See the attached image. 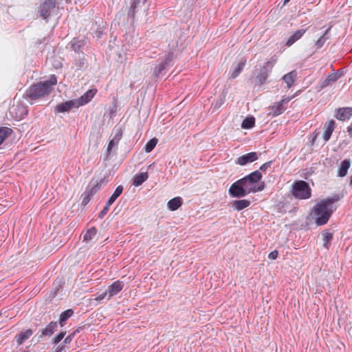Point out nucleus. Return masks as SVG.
<instances>
[{
	"instance_id": "f257e3e1",
	"label": "nucleus",
	"mask_w": 352,
	"mask_h": 352,
	"mask_svg": "<svg viewBox=\"0 0 352 352\" xmlns=\"http://www.w3.org/2000/svg\"><path fill=\"white\" fill-rule=\"evenodd\" d=\"M340 199V196L338 194L321 199L314 205L307 219H312L318 226L325 225L337 208L334 204Z\"/></svg>"
},
{
	"instance_id": "f03ea898",
	"label": "nucleus",
	"mask_w": 352,
	"mask_h": 352,
	"mask_svg": "<svg viewBox=\"0 0 352 352\" xmlns=\"http://www.w3.org/2000/svg\"><path fill=\"white\" fill-rule=\"evenodd\" d=\"M276 60H267L264 63L263 66H256L255 69L253 72L254 76L256 78L255 85L261 86L265 84L269 77L270 74L275 65Z\"/></svg>"
},
{
	"instance_id": "7ed1b4c3",
	"label": "nucleus",
	"mask_w": 352,
	"mask_h": 352,
	"mask_svg": "<svg viewBox=\"0 0 352 352\" xmlns=\"http://www.w3.org/2000/svg\"><path fill=\"white\" fill-rule=\"evenodd\" d=\"M292 194L296 199H307L311 196V189L307 182L298 180L292 184Z\"/></svg>"
},
{
	"instance_id": "20e7f679",
	"label": "nucleus",
	"mask_w": 352,
	"mask_h": 352,
	"mask_svg": "<svg viewBox=\"0 0 352 352\" xmlns=\"http://www.w3.org/2000/svg\"><path fill=\"white\" fill-rule=\"evenodd\" d=\"M50 94L48 90L42 83L38 82L32 85L26 91L24 95L25 98L30 100H35Z\"/></svg>"
},
{
	"instance_id": "39448f33",
	"label": "nucleus",
	"mask_w": 352,
	"mask_h": 352,
	"mask_svg": "<svg viewBox=\"0 0 352 352\" xmlns=\"http://www.w3.org/2000/svg\"><path fill=\"white\" fill-rule=\"evenodd\" d=\"M175 58L173 52H169L165 56L164 60L155 66L153 71V76L155 78H158L160 75H164L167 69L171 67L174 64V59Z\"/></svg>"
},
{
	"instance_id": "423d86ee",
	"label": "nucleus",
	"mask_w": 352,
	"mask_h": 352,
	"mask_svg": "<svg viewBox=\"0 0 352 352\" xmlns=\"http://www.w3.org/2000/svg\"><path fill=\"white\" fill-rule=\"evenodd\" d=\"M228 193L231 197L241 198L245 197L250 192L245 186L241 179H239L230 186Z\"/></svg>"
},
{
	"instance_id": "0eeeda50",
	"label": "nucleus",
	"mask_w": 352,
	"mask_h": 352,
	"mask_svg": "<svg viewBox=\"0 0 352 352\" xmlns=\"http://www.w3.org/2000/svg\"><path fill=\"white\" fill-rule=\"evenodd\" d=\"M262 179V174L259 170H254L250 173L249 175L241 178V180L245 184L246 188L250 190L251 193V190L256 186L258 182H260Z\"/></svg>"
},
{
	"instance_id": "6e6552de",
	"label": "nucleus",
	"mask_w": 352,
	"mask_h": 352,
	"mask_svg": "<svg viewBox=\"0 0 352 352\" xmlns=\"http://www.w3.org/2000/svg\"><path fill=\"white\" fill-rule=\"evenodd\" d=\"M86 45V41L78 37L74 38L69 43L68 47L75 52V56L84 53L83 50Z\"/></svg>"
},
{
	"instance_id": "1a4fd4ad",
	"label": "nucleus",
	"mask_w": 352,
	"mask_h": 352,
	"mask_svg": "<svg viewBox=\"0 0 352 352\" xmlns=\"http://www.w3.org/2000/svg\"><path fill=\"white\" fill-rule=\"evenodd\" d=\"M55 6L56 0H45L40 6L38 10L40 16L47 19L50 16V12L55 8Z\"/></svg>"
},
{
	"instance_id": "9d476101",
	"label": "nucleus",
	"mask_w": 352,
	"mask_h": 352,
	"mask_svg": "<svg viewBox=\"0 0 352 352\" xmlns=\"http://www.w3.org/2000/svg\"><path fill=\"white\" fill-rule=\"evenodd\" d=\"M334 117L341 121L349 120L352 117V107H339L336 109Z\"/></svg>"
},
{
	"instance_id": "9b49d317",
	"label": "nucleus",
	"mask_w": 352,
	"mask_h": 352,
	"mask_svg": "<svg viewBox=\"0 0 352 352\" xmlns=\"http://www.w3.org/2000/svg\"><path fill=\"white\" fill-rule=\"evenodd\" d=\"M258 156L256 152H250L239 157L236 163L241 166H245L252 163L258 159Z\"/></svg>"
},
{
	"instance_id": "f8f14e48",
	"label": "nucleus",
	"mask_w": 352,
	"mask_h": 352,
	"mask_svg": "<svg viewBox=\"0 0 352 352\" xmlns=\"http://www.w3.org/2000/svg\"><path fill=\"white\" fill-rule=\"evenodd\" d=\"M58 322L52 321L45 328L40 330L41 335L38 336V340L42 339L43 337H51L54 333L57 330Z\"/></svg>"
},
{
	"instance_id": "ddd939ff",
	"label": "nucleus",
	"mask_w": 352,
	"mask_h": 352,
	"mask_svg": "<svg viewBox=\"0 0 352 352\" xmlns=\"http://www.w3.org/2000/svg\"><path fill=\"white\" fill-rule=\"evenodd\" d=\"M73 108H78L75 100H70L56 106L55 111L59 113L69 112Z\"/></svg>"
},
{
	"instance_id": "4468645a",
	"label": "nucleus",
	"mask_w": 352,
	"mask_h": 352,
	"mask_svg": "<svg viewBox=\"0 0 352 352\" xmlns=\"http://www.w3.org/2000/svg\"><path fill=\"white\" fill-rule=\"evenodd\" d=\"M86 56L85 53H81L80 55L74 57V62L76 67V70H85L87 68L88 63Z\"/></svg>"
},
{
	"instance_id": "2eb2a0df",
	"label": "nucleus",
	"mask_w": 352,
	"mask_h": 352,
	"mask_svg": "<svg viewBox=\"0 0 352 352\" xmlns=\"http://www.w3.org/2000/svg\"><path fill=\"white\" fill-rule=\"evenodd\" d=\"M96 91L94 89H89L82 96L80 97L76 101V104L78 107H80L87 104L91 100L96 94Z\"/></svg>"
},
{
	"instance_id": "dca6fc26",
	"label": "nucleus",
	"mask_w": 352,
	"mask_h": 352,
	"mask_svg": "<svg viewBox=\"0 0 352 352\" xmlns=\"http://www.w3.org/2000/svg\"><path fill=\"white\" fill-rule=\"evenodd\" d=\"M341 75L342 74L339 73V71L329 74L325 79L320 81V89H323L329 86L331 83L337 81Z\"/></svg>"
},
{
	"instance_id": "f3484780",
	"label": "nucleus",
	"mask_w": 352,
	"mask_h": 352,
	"mask_svg": "<svg viewBox=\"0 0 352 352\" xmlns=\"http://www.w3.org/2000/svg\"><path fill=\"white\" fill-rule=\"evenodd\" d=\"M122 131L120 129H118L116 131V133L114 135V137L113 138L112 140H111L109 142V144H108V146H107V157H106V159L108 158L109 155H110L111 153V151L112 150V148L118 144L120 140H121L122 138Z\"/></svg>"
},
{
	"instance_id": "a211bd4d",
	"label": "nucleus",
	"mask_w": 352,
	"mask_h": 352,
	"mask_svg": "<svg viewBox=\"0 0 352 352\" xmlns=\"http://www.w3.org/2000/svg\"><path fill=\"white\" fill-rule=\"evenodd\" d=\"M307 29H299L291 35L285 43L286 47H290L297 41L302 38L306 32Z\"/></svg>"
},
{
	"instance_id": "6ab92c4d",
	"label": "nucleus",
	"mask_w": 352,
	"mask_h": 352,
	"mask_svg": "<svg viewBox=\"0 0 352 352\" xmlns=\"http://www.w3.org/2000/svg\"><path fill=\"white\" fill-rule=\"evenodd\" d=\"M123 286L124 284L120 280L115 281L109 285L107 289L109 293L108 299L118 294L122 289Z\"/></svg>"
},
{
	"instance_id": "aec40b11",
	"label": "nucleus",
	"mask_w": 352,
	"mask_h": 352,
	"mask_svg": "<svg viewBox=\"0 0 352 352\" xmlns=\"http://www.w3.org/2000/svg\"><path fill=\"white\" fill-rule=\"evenodd\" d=\"M104 179H102L100 182H94L91 180L86 188V191L90 195L94 196L100 188L102 184L104 183Z\"/></svg>"
},
{
	"instance_id": "412c9836",
	"label": "nucleus",
	"mask_w": 352,
	"mask_h": 352,
	"mask_svg": "<svg viewBox=\"0 0 352 352\" xmlns=\"http://www.w3.org/2000/svg\"><path fill=\"white\" fill-rule=\"evenodd\" d=\"M250 204V201L248 199H236L231 202L232 207L236 211H241L248 208Z\"/></svg>"
},
{
	"instance_id": "4be33fe9",
	"label": "nucleus",
	"mask_w": 352,
	"mask_h": 352,
	"mask_svg": "<svg viewBox=\"0 0 352 352\" xmlns=\"http://www.w3.org/2000/svg\"><path fill=\"white\" fill-rule=\"evenodd\" d=\"M246 64V59L243 58L240 62L236 65H232L230 72H231V78H236L243 71Z\"/></svg>"
},
{
	"instance_id": "5701e85b",
	"label": "nucleus",
	"mask_w": 352,
	"mask_h": 352,
	"mask_svg": "<svg viewBox=\"0 0 352 352\" xmlns=\"http://www.w3.org/2000/svg\"><path fill=\"white\" fill-rule=\"evenodd\" d=\"M33 334V331L30 329L21 331L20 333L16 334L14 339L19 345L22 344L25 340L29 339Z\"/></svg>"
},
{
	"instance_id": "b1692460",
	"label": "nucleus",
	"mask_w": 352,
	"mask_h": 352,
	"mask_svg": "<svg viewBox=\"0 0 352 352\" xmlns=\"http://www.w3.org/2000/svg\"><path fill=\"white\" fill-rule=\"evenodd\" d=\"M336 126V122L333 120H329L325 124V130L323 134V139L325 142H327L331 138L332 133Z\"/></svg>"
},
{
	"instance_id": "393cba45",
	"label": "nucleus",
	"mask_w": 352,
	"mask_h": 352,
	"mask_svg": "<svg viewBox=\"0 0 352 352\" xmlns=\"http://www.w3.org/2000/svg\"><path fill=\"white\" fill-rule=\"evenodd\" d=\"M351 166V162L348 159L342 160L338 167V176L344 177L346 175L348 170Z\"/></svg>"
},
{
	"instance_id": "a878e982",
	"label": "nucleus",
	"mask_w": 352,
	"mask_h": 352,
	"mask_svg": "<svg viewBox=\"0 0 352 352\" xmlns=\"http://www.w3.org/2000/svg\"><path fill=\"white\" fill-rule=\"evenodd\" d=\"M285 108L279 102H275L274 105L270 107L269 116L276 117L284 112Z\"/></svg>"
},
{
	"instance_id": "bb28decb",
	"label": "nucleus",
	"mask_w": 352,
	"mask_h": 352,
	"mask_svg": "<svg viewBox=\"0 0 352 352\" xmlns=\"http://www.w3.org/2000/svg\"><path fill=\"white\" fill-rule=\"evenodd\" d=\"M148 178L147 172L140 173L135 175L133 178L132 185L135 186H141Z\"/></svg>"
},
{
	"instance_id": "cd10ccee",
	"label": "nucleus",
	"mask_w": 352,
	"mask_h": 352,
	"mask_svg": "<svg viewBox=\"0 0 352 352\" xmlns=\"http://www.w3.org/2000/svg\"><path fill=\"white\" fill-rule=\"evenodd\" d=\"M183 203V199L180 197H176L168 201L167 206L170 211L177 210Z\"/></svg>"
},
{
	"instance_id": "c85d7f7f",
	"label": "nucleus",
	"mask_w": 352,
	"mask_h": 352,
	"mask_svg": "<svg viewBox=\"0 0 352 352\" xmlns=\"http://www.w3.org/2000/svg\"><path fill=\"white\" fill-rule=\"evenodd\" d=\"M321 234L322 236V240L324 241L323 247L325 249L329 250L331 246V241L333 240V234L332 232H330L328 230H324L321 232Z\"/></svg>"
},
{
	"instance_id": "c756f323",
	"label": "nucleus",
	"mask_w": 352,
	"mask_h": 352,
	"mask_svg": "<svg viewBox=\"0 0 352 352\" xmlns=\"http://www.w3.org/2000/svg\"><path fill=\"white\" fill-rule=\"evenodd\" d=\"M297 76V73L295 70L292 71L282 77V80L287 84V88H290L294 83Z\"/></svg>"
},
{
	"instance_id": "7c9ffc66",
	"label": "nucleus",
	"mask_w": 352,
	"mask_h": 352,
	"mask_svg": "<svg viewBox=\"0 0 352 352\" xmlns=\"http://www.w3.org/2000/svg\"><path fill=\"white\" fill-rule=\"evenodd\" d=\"M74 313V311L72 309H68L63 311L60 315L58 324H59L60 327L65 326L66 321L73 316Z\"/></svg>"
},
{
	"instance_id": "2f4dec72",
	"label": "nucleus",
	"mask_w": 352,
	"mask_h": 352,
	"mask_svg": "<svg viewBox=\"0 0 352 352\" xmlns=\"http://www.w3.org/2000/svg\"><path fill=\"white\" fill-rule=\"evenodd\" d=\"M124 190V188L122 186L120 185L116 187V190H114L113 193L111 195V196L109 198L107 203V205H112L114 201L117 199V198L122 193Z\"/></svg>"
},
{
	"instance_id": "473e14b6",
	"label": "nucleus",
	"mask_w": 352,
	"mask_h": 352,
	"mask_svg": "<svg viewBox=\"0 0 352 352\" xmlns=\"http://www.w3.org/2000/svg\"><path fill=\"white\" fill-rule=\"evenodd\" d=\"M330 30H331V28H327L325 30L324 33L316 42L315 46L316 47L317 50L321 48L324 45L326 41H327L329 38L330 36L329 35V33Z\"/></svg>"
},
{
	"instance_id": "72a5a7b5",
	"label": "nucleus",
	"mask_w": 352,
	"mask_h": 352,
	"mask_svg": "<svg viewBox=\"0 0 352 352\" xmlns=\"http://www.w3.org/2000/svg\"><path fill=\"white\" fill-rule=\"evenodd\" d=\"M255 125V118L253 116L246 117L241 123V128L244 129H250Z\"/></svg>"
},
{
	"instance_id": "f704fd0d",
	"label": "nucleus",
	"mask_w": 352,
	"mask_h": 352,
	"mask_svg": "<svg viewBox=\"0 0 352 352\" xmlns=\"http://www.w3.org/2000/svg\"><path fill=\"white\" fill-rule=\"evenodd\" d=\"M41 82L50 93L52 90V86L57 83V78L55 75H52L48 80Z\"/></svg>"
},
{
	"instance_id": "c9c22d12",
	"label": "nucleus",
	"mask_w": 352,
	"mask_h": 352,
	"mask_svg": "<svg viewBox=\"0 0 352 352\" xmlns=\"http://www.w3.org/2000/svg\"><path fill=\"white\" fill-rule=\"evenodd\" d=\"M12 133V129L6 126H0V145Z\"/></svg>"
},
{
	"instance_id": "e433bc0d",
	"label": "nucleus",
	"mask_w": 352,
	"mask_h": 352,
	"mask_svg": "<svg viewBox=\"0 0 352 352\" xmlns=\"http://www.w3.org/2000/svg\"><path fill=\"white\" fill-rule=\"evenodd\" d=\"M158 142V140L155 138H151L149 140L145 146H144V151L146 153H148L151 152L154 148L156 146Z\"/></svg>"
},
{
	"instance_id": "4c0bfd02",
	"label": "nucleus",
	"mask_w": 352,
	"mask_h": 352,
	"mask_svg": "<svg viewBox=\"0 0 352 352\" xmlns=\"http://www.w3.org/2000/svg\"><path fill=\"white\" fill-rule=\"evenodd\" d=\"M97 230L95 227H91L89 228L86 233L84 234L83 240L85 241H89L93 239V237L96 234Z\"/></svg>"
},
{
	"instance_id": "58836bf2",
	"label": "nucleus",
	"mask_w": 352,
	"mask_h": 352,
	"mask_svg": "<svg viewBox=\"0 0 352 352\" xmlns=\"http://www.w3.org/2000/svg\"><path fill=\"white\" fill-rule=\"evenodd\" d=\"M92 197L93 196L91 195L85 190V192L81 195V206L84 207L86 206L91 199Z\"/></svg>"
},
{
	"instance_id": "ea45409f",
	"label": "nucleus",
	"mask_w": 352,
	"mask_h": 352,
	"mask_svg": "<svg viewBox=\"0 0 352 352\" xmlns=\"http://www.w3.org/2000/svg\"><path fill=\"white\" fill-rule=\"evenodd\" d=\"M66 334V331H60L58 333H57L52 340V344L56 345L58 344L65 337Z\"/></svg>"
},
{
	"instance_id": "a19ab883",
	"label": "nucleus",
	"mask_w": 352,
	"mask_h": 352,
	"mask_svg": "<svg viewBox=\"0 0 352 352\" xmlns=\"http://www.w3.org/2000/svg\"><path fill=\"white\" fill-rule=\"evenodd\" d=\"M226 101V94H222L219 99L214 103V107L215 109L219 108Z\"/></svg>"
},
{
	"instance_id": "79ce46f5",
	"label": "nucleus",
	"mask_w": 352,
	"mask_h": 352,
	"mask_svg": "<svg viewBox=\"0 0 352 352\" xmlns=\"http://www.w3.org/2000/svg\"><path fill=\"white\" fill-rule=\"evenodd\" d=\"M110 206H111V205H107V203H106L105 206L100 211V212L99 213L98 217L99 219H102L107 214V213L108 212Z\"/></svg>"
},
{
	"instance_id": "37998d69",
	"label": "nucleus",
	"mask_w": 352,
	"mask_h": 352,
	"mask_svg": "<svg viewBox=\"0 0 352 352\" xmlns=\"http://www.w3.org/2000/svg\"><path fill=\"white\" fill-rule=\"evenodd\" d=\"M265 184L264 182H261L258 186H255L251 190V192H261L264 189Z\"/></svg>"
},
{
	"instance_id": "c03bdc74",
	"label": "nucleus",
	"mask_w": 352,
	"mask_h": 352,
	"mask_svg": "<svg viewBox=\"0 0 352 352\" xmlns=\"http://www.w3.org/2000/svg\"><path fill=\"white\" fill-rule=\"evenodd\" d=\"M272 164H273L272 160L267 162L264 163L263 164H262L260 166L259 169L261 171L265 172L268 168H270L272 166Z\"/></svg>"
},
{
	"instance_id": "a18cd8bd",
	"label": "nucleus",
	"mask_w": 352,
	"mask_h": 352,
	"mask_svg": "<svg viewBox=\"0 0 352 352\" xmlns=\"http://www.w3.org/2000/svg\"><path fill=\"white\" fill-rule=\"evenodd\" d=\"M107 294L109 295V293L107 290H106L105 292H102L101 294H98L95 298V300L98 301L102 300L106 298Z\"/></svg>"
},
{
	"instance_id": "49530a36",
	"label": "nucleus",
	"mask_w": 352,
	"mask_h": 352,
	"mask_svg": "<svg viewBox=\"0 0 352 352\" xmlns=\"http://www.w3.org/2000/svg\"><path fill=\"white\" fill-rule=\"evenodd\" d=\"M135 12H136V8H131L130 7L129 10V12H128V16H129V18H131L133 21L134 19H135Z\"/></svg>"
},
{
	"instance_id": "de8ad7c7",
	"label": "nucleus",
	"mask_w": 352,
	"mask_h": 352,
	"mask_svg": "<svg viewBox=\"0 0 352 352\" xmlns=\"http://www.w3.org/2000/svg\"><path fill=\"white\" fill-rule=\"evenodd\" d=\"M19 110H21V113L20 116L16 115V118L19 120L23 119L25 116L28 114V110L23 107H18Z\"/></svg>"
},
{
	"instance_id": "09e8293b",
	"label": "nucleus",
	"mask_w": 352,
	"mask_h": 352,
	"mask_svg": "<svg viewBox=\"0 0 352 352\" xmlns=\"http://www.w3.org/2000/svg\"><path fill=\"white\" fill-rule=\"evenodd\" d=\"M278 252L277 250H274L269 254L268 258L271 260H275L278 257Z\"/></svg>"
},
{
	"instance_id": "8fccbe9b",
	"label": "nucleus",
	"mask_w": 352,
	"mask_h": 352,
	"mask_svg": "<svg viewBox=\"0 0 352 352\" xmlns=\"http://www.w3.org/2000/svg\"><path fill=\"white\" fill-rule=\"evenodd\" d=\"M74 338V333H70L64 339V343L69 344Z\"/></svg>"
},
{
	"instance_id": "3c124183",
	"label": "nucleus",
	"mask_w": 352,
	"mask_h": 352,
	"mask_svg": "<svg viewBox=\"0 0 352 352\" xmlns=\"http://www.w3.org/2000/svg\"><path fill=\"white\" fill-rule=\"evenodd\" d=\"M140 3V0H131V8H136L138 5Z\"/></svg>"
},
{
	"instance_id": "603ef678",
	"label": "nucleus",
	"mask_w": 352,
	"mask_h": 352,
	"mask_svg": "<svg viewBox=\"0 0 352 352\" xmlns=\"http://www.w3.org/2000/svg\"><path fill=\"white\" fill-rule=\"evenodd\" d=\"M292 98L289 97H284L282 100L278 101L283 106L288 103Z\"/></svg>"
},
{
	"instance_id": "864d4df0",
	"label": "nucleus",
	"mask_w": 352,
	"mask_h": 352,
	"mask_svg": "<svg viewBox=\"0 0 352 352\" xmlns=\"http://www.w3.org/2000/svg\"><path fill=\"white\" fill-rule=\"evenodd\" d=\"M347 132L349 135L352 137V124L347 127Z\"/></svg>"
},
{
	"instance_id": "5fc2aeb1",
	"label": "nucleus",
	"mask_w": 352,
	"mask_h": 352,
	"mask_svg": "<svg viewBox=\"0 0 352 352\" xmlns=\"http://www.w3.org/2000/svg\"><path fill=\"white\" fill-rule=\"evenodd\" d=\"M63 349H62V348H61V347H60V346L58 345V346H56V348L54 351H51V352H63Z\"/></svg>"
},
{
	"instance_id": "6e6d98bb",
	"label": "nucleus",
	"mask_w": 352,
	"mask_h": 352,
	"mask_svg": "<svg viewBox=\"0 0 352 352\" xmlns=\"http://www.w3.org/2000/svg\"><path fill=\"white\" fill-rule=\"evenodd\" d=\"M317 135H318V134H314L313 135V136L311 137V144L314 143V142L316 141V140L317 138Z\"/></svg>"
},
{
	"instance_id": "4d7b16f0",
	"label": "nucleus",
	"mask_w": 352,
	"mask_h": 352,
	"mask_svg": "<svg viewBox=\"0 0 352 352\" xmlns=\"http://www.w3.org/2000/svg\"><path fill=\"white\" fill-rule=\"evenodd\" d=\"M81 329H82V327H79L76 330H74L72 333H74V336H75L76 333H78Z\"/></svg>"
},
{
	"instance_id": "13d9d810",
	"label": "nucleus",
	"mask_w": 352,
	"mask_h": 352,
	"mask_svg": "<svg viewBox=\"0 0 352 352\" xmlns=\"http://www.w3.org/2000/svg\"><path fill=\"white\" fill-rule=\"evenodd\" d=\"M67 344H65L64 342L63 343H61L60 344H59L60 347L62 348V349L64 351L65 349V346H66Z\"/></svg>"
},
{
	"instance_id": "bf43d9fd",
	"label": "nucleus",
	"mask_w": 352,
	"mask_h": 352,
	"mask_svg": "<svg viewBox=\"0 0 352 352\" xmlns=\"http://www.w3.org/2000/svg\"><path fill=\"white\" fill-rule=\"evenodd\" d=\"M289 1H290V0H284V1H283V6L286 5V4H287V3H288Z\"/></svg>"
},
{
	"instance_id": "052dcab7",
	"label": "nucleus",
	"mask_w": 352,
	"mask_h": 352,
	"mask_svg": "<svg viewBox=\"0 0 352 352\" xmlns=\"http://www.w3.org/2000/svg\"><path fill=\"white\" fill-rule=\"evenodd\" d=\"M349 186L352 187V175L351 176Z\"/></svg>"
},
{
	"instance_id": "680f3d73",
	"label": "nucleus",
	"mask_w": 352,
	"mask_h": 352,
	"mask_svg": "<svg viewBox=\"0 0 352 352\" xmlns=\"http://www.w3.org/2000/svg\"><path fill=\"white\" fill-rule=\"evenodd\" d=\"M147 0H144V3H145Z\"/></svg>"
}]
</instances>
